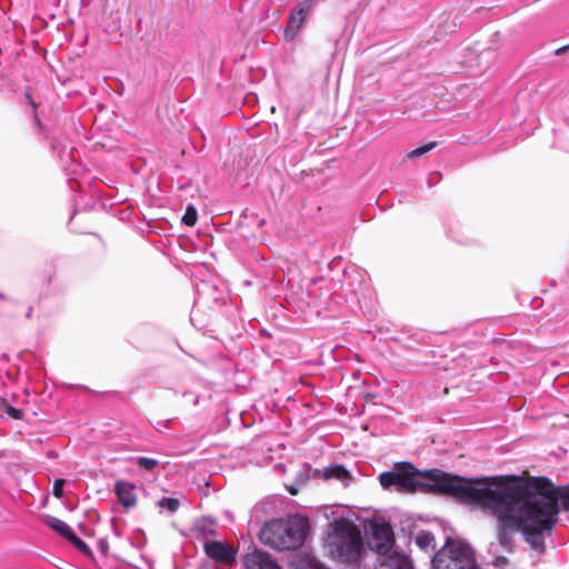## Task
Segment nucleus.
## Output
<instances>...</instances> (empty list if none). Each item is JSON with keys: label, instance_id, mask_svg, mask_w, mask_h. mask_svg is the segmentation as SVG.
<instances>
[{"label": "nucleus", "instance_id": "obj_1", "mask_svg": "<svg viewBox=\"0 0 569 569\" xmlns=\"http://www.w3.org/2000/svg\"><path fill=\"white\" fill-rule=\"evenodd\" d=\"M450 498L489 510L497 518L538 513V486L523 485L516 475L466 478L453 473Z\"/></svg>", "mask_w": 569, "mask_h": 569}, {"label": "nucleus", "instance_id": "obj_2", "mask_svg": "<svg viewBox=\"0 0 569 569\" xmlns=\"http://www.w3.org/2000/svg\"><path fill=\"white\" fill-rule=\"evenodd\" d=\"M453 473L438 468L419 470L413 463L402 461L393 469L380 473L379 481L385 489H395L401 493H426L450 497Z\"/></svg>", "mask_w": 569, "mask_h": 569}, {"label": "nucleus", "instance_id": "obj_3", "mask_svg": "<svg viewBox=\"0 0 569 569\" xmlns=\"http://www.w3.org/2000/svg\"><path fill=\"white\" fill-rule=\"evenodd\" d=\"M326 546L338 562L353 566L361 561L363 539L359 528L348 519H335L328 525Z\"/></svg>", "mask_w": 569, "mask_h": 569}, {"label": "nucleus", "instance_id": "obj_4", "mask_svg": "<svg viewBox=\"0 0 569 569\" xmlns=\"http://www.w3.org/2000/svg\"><path fill=\"white\" fill-rule=\"evenodd\" d=\"M309 521L302 516L268 521L260 530V540L276 550H296L306 541L309 533Z\"/></svg>", "mask_w": 569, "mask_h": 569}, {"label": "nucleus", "instance_id": "obj_5", "mask_svg": "<svg viewBox=\"0 0 569 569\" xmlns=\"http://www.w3.org/2000/svg\"><path fill=\"white\" fill-rule=\"evenodd\" d=\"M522 531L525 540L536 551L545 549V532L538 515L530 513L520 515V517L498 518V540L499 545L507 551H512L515 542L512 533Z\"/></svg>", "mask_w": 569, "mask_h": 569}, {"label": "nucleus", "instance_id": "obj_6", "mask_svg": "<svg viewBox=\"0 0 569 569\" xmlns=\"http://www.w3.org/2000/svg\"><path fill=\"white\" fill-rule=\"evenodd\" d=\"M432 569H480L473 548L465 540L446 538L431 560Z\"/></svg>", "mask_w": 569, "mask_h": 569}, {"label": "nucleus", "instance_id": "obj_7", "mask_svg": "<svg viewBox=\"0 0 569 569\" xmlns=\"http://www.w3.org/2000/svg\"><path fill=\"white\" fill-rule=\"evenodd\" d=\"M560 508L569 511V483L555 489L538 487L537 515L547 531L557 525Z\"/></svg>", "mask_w": 569, "mask_h": 569}, {"label": "nucleus", "instance_id": "obj_8", "mask_svg": "<svg viewBox=\"0 0 569 569\" xmlns=\"http://www.w3.org/2000/svg\"><path fill=\"white\" fill-rule=\"evenodd\" d=\"M366 542L378 557L388 553L395 547V533L391 525L385 520H368L365 525Z\"/></svg>", "mask_w": 569, "mask_h": 569}, {"label": "nucleus", "instance_id": "obj_9", "mask_svg": "<svg viewBox=\"0 0 569 569\" xmlns=\"http://www.w3.org/2000/svg\"><path fill=\"white\" fill-rule=\"evenodd\" d=\"M203 549L210 559L220 565L230 566L236 561L237 551L223 541L208 540Z\"/></svg>", "mask_w": 569, "mask_h": 569}, {"label": "nucleus", "instance_id": "obj_10", "mask_svg": "<svg viewBox=\"0 0 569 569\" xmlns=\"http://www.w3.org/2000/svg\"><path fill=\"white\" fill-rule=\"evenodd\" d=\"M246 569H282V567L266 551L254 548L242 558Z\"/></svg>", "mask_w": 569, "mask_h": 569}, {"label": "nucleus", "instance_id": "obj_11", "mask_svg": "<svg viewBox=\"0 0 569 569\" xmlns=\"http://www.w3.org/2000/svg\"><path fill=\"white\" fill-rule=\"evenodd\" d=\"M376 569H413V567L408 557L392 549L378 557Z\"/></svg>", "mask_w": 569, "mask_h": 569}, {"label": "nucleus", "instance_id": "obj_12", "mask_svg": "<svg viewBox=\"0 0 569 569\" xmlns=\"http://www.w3.org/2000/svg\"><path fill=\"white\" fill-rule=\"evenodd\" d=\"M114 493L124 508H131L137 503L136 486L124 480L114 483Z\"/></svg>", "mask_w": 569, "mask_h": 569}, {"label": "nucleus", "instance_id": "obj_13", "mask_svg": "<svg viewBox=\"0 0 569 569\" xmlns=\"http://www.w3.org/2000/svg\"><path fill=\"white\" fill-rule=\"evenodd\" d=\"M191 531L194 538H206L207 536L217 535V520L210 516H203L194 520Z\"/></svg>", "mask_w": 569, "mask_h": 569}, {"label": "nucleus", "instance_id": "obj_14", "mask_svg": "<svg viewBox=\"0 0 569 569\" xmlns=\"http://www.w3.org/2000/svg\"><path fill=\"white\" fill-rule=\"evenodd\" d=\"M306 19L299 16L295 10H292L288 17L287 26L283 30V38L287 42H291L297 37L298 32L303 27Z\"/></svg>", "mask_w": 569, "mask_h": 569}, {"label": "nucleus", "instance_id": "obj_15", "mask_svg": "<svg viewBox=\"0 0 569 569\" xmlns=\"http://www.w3.org/2000/svg\"><path fill=\"white\" fill-rule=\"evenodd\" d=\"M44 522L51 530L66 540L74 533L73 529L67 522L53 516L47 515Z\"/></svg>", "mask_w": 569, "mask_h": 569}, {"label": "nucleus", "instance_id": "obj_16", "mask_svg": "<svg viewBox=\"0 0 569 569\" xmlns=\"http://www.w3.org/2000/svg\"><path fill=\"white\" fill-rule=\"evenodd\" d=\"M322 478L326 480L337 479L346 482L351 478L349 470L343 465H330L322 469Z\"/></svg>", "mask_w": 569, "mask_h": 569}, {"label": "nucleus", "instance_id": "obj_17", "mask_svg": "<svg viewBox=\"0 0 569 569\" xmlns=\"http://www.w3.org/2000/svg\"><path fill=\"white\" fill-rule=\"evenodd\" d=\"M323 1L325 0H301L292 10H295L299 16L307 20L308 14L311 13L316 7Z\"/></svg>", "mask_w": 569, "mask_h": 569}, {"label": "nucleus", "instance_id": "obj_18", "mask_svg": "<svg viewBox=\"0 0 569 569\" xmlns=\"http://www.w3.org/2000/svg\"><path fill=\"white\" fill-rule=\"evenodd\" d=\"M435 536L432 532L427 530H421L418 532L416 537V545L421 549L427 551L429 548H435Z\"/></svg>", "mask_w": 569, "mask_h": 569}, {"label": "nucleus", "instance_id": "obj_19", "mask_svg": "<svg viewBox=\"0 0 569 569\" xmlns=\"http://www.w3.org/2000/svg\"><path fill=\"white\" fill-rule=\"evenodd\" d=\"M67 541L82 555L90 558L93 557L91 548L81 538H79L76 532Z\"/></svg>", "mask_w": 569, "mask_h": 569}, {"label": "nucleus", "instance_id": "obj_20", "mask_svg": "<svg viewBox=\"0 0 569 569\" xmlns=\"http://www.w3.org/2000/svg\"><path fill=\"white\" fill-rule=\"evenodd\" d=\"M157 506L160 509L167 510L170 513H174L180 507V501H179V499L173 498V497H162L157 502Z\"/></svg>", "mask_w": 569, "mask_h": 569}, {"label": "nucleus", "instance_id": "obj_21", "mask_svg": "<svg viewBox=\"0 0 569 569\" xmlns=\"http://www.w3.org/2000/svg\"><path fill=\"white\" fill-rule=\"evenodd\" d=\"M197 219H198V211H197L196 207L193 204H188L186 208V211L182 216V219H181L182 223L188 227H192L196 224Z\"/></svg>", "mask_w": 569, "mask_h": 569}, {"label": "nucleus", "instance_id": "obj_22", "mask_svg": "<svg viewBox=\"0 0 569 569\" xmlns=\"http://www.w3.org/2000/svg\"><path fill=\"white\" fill-rule=\"evenodd\" d=\"M158 465H159V461L154 458H149V457H138L137 458V466L147 471H152Z\"/></svg>", "mask_w": 569, "mask_h": 569}, {"label": "nucleus", "instance_id": "obj_23", "mask_svg": "<svg viewBox=\"0 0 569 569\" xmlns=\"http://www.w3.org/2000/svg\"><path fill=\"white\" fill-rule=\"evenodd\" d=\"M436 146H437L436 141L425 143L423 146H420V147L413 149L412 151H410L408 157L411 159L419 158V157L423 156L425 153L431 151Z\"/></svg>", "mask_w": 569, "mask_h": 569}, {"label": "nucleus", "instance_id": "obj_24", "mask_svg": "<svg viewBox=\"0 0 569 569\" xmlns=\"http://www.w3.org/2000/svg\"><path fill=\"white\" fill-rule=\"evenodd\" d=\"M66 483H67V480L63 479V478H57L53 481L52 495L56 498L61 499L64 496V486H66Z\"/></svg>", "mask_w": 569, "mask_h": 569}, {"label": "nucleus", "instance_id": "obj_25", "mask_svg": "<svg viewBox=\"0 0 569 569\" xmlns=\"http://www.w3.org/2000/svg\"><path fill=\"white\" fill-rule=\"evenodd\" d=\"M492 566L497 569H517L510 563L509 559L505 556H497L492 560Z\"/></svg>", "mask_w": 569, "mask_h": 569}, {"label": "nucleus", "instance_id": "obj_26", "mask_svg": "<svg viewBox=\"0 0 569 569\" xmlns=\"http://www.w3.org/2000/svg\"><path fill=\"white\" fill-rule=\"evenodd\" d=\"M50 148H51L53 153H56L57 156L61 157L67 147H66V144L61 140H59L58 138L52 137L50 139Z\"/></svg>", "mask_w": 569, "mask_h": 569}, {"label": "nucleus", "instance_id": "obj_27", "mask_svg": "<svg viewBox=\"0 0 569 569\" xmlns=\"http://www.w3.org/2000/svg\"><path fill=\"white\" fill-rule=\"evenodd\" d=\"M4 411L12 419H16V420L22 419L23 411L20 408L8 405L4 409Z\"/></svg>", "mask_w": 569, "mask_h": 569}, {"label": "nucleus", "instance_id": "obj_28", "mask_svg": "<svg viewBox=\"0 0 569 569\" xmlns=\"http://www.w3.org/2000/svg\"><path fill=\"white\" fill-rule=\"evenodd\" d=\"M310 478V475L308 472V470H306L305 468H302L301 471H299L296 476V483L298 486H302L305 483H307V481L309 480Z\"/></svg>", "mask_w": 569, "mask_h": 569}, {"label": "nucleus", "instance_id": "obj_29", "mask_svg": "<svg viewBox=\"0 0 569 569\" xmlns=\"http://www.w3.org/2000/svg\"><path fill=\"white\" fill-rule=\"evenodd\" d=\"M97 549L102 556H107L109 550V542L107 538H99L97 541Z\"/></svg>", "mask_w": 569, "mask_h": 569}, {"label": "nucleus", "instance_id": "obj_30", "mask_svg": "<svg viewBox=\"0 0 569 569\" xmlns=\"http://www.w3.org/2000/svg\"><path fill=\"white\" fill-rule=\"evenodd\" d=\"M303 468L306 470H308L309 475H310V478H315V479H319V478H322V470L320 469H312L310 465L308 463H305L303 465Z\"/></svg>", "mask_w": 569, "mask_h": 569}, {"label": "nucleus", "instance_id": "obj_31", "mask_svg": "<svg viewBox=\"0 0 569 569\" xmlns=\"http://www.w3.org/2000/svg\"><path fill=\"white\" fill-rule=\"evenodd\" d=\"M411 338H412L416 342H418V343H422V345L427 343V342H426L427 335H426V332H423V331H416L415 333H412Z\"/></svg>", "mask_w": 569, "mask_h": 569}, {"label": "nucleus", "instance_id": "obj_32", "mask_svg": "<svg viewBox=\"0 0 569 569\" xmlns=\"http://www.w3.org/2000/svg\"><path fill=\"white\" fill-rule=\"evenodd\" d=\"M287 491L292 495V496H296L298 495L299 492V486L296 483V485H290V486H287Z\"/></svg>", "mask_w": 569, "mask_h": 569}, {"label": "nucleus", "instance_id": "obj_33", "mask_svg": "<svg viewBox=\"0 0 569 569\" xmlns=\"http://www.w3.org/2000/svg\"><path fill=\"white\" fill-rule=\"evenodd\" d=\"M309 569H328V568L325 567L319 561H311L310 565H309Z\"/></svg>", "mask_w": 569, "mask_h": 569}, {"label": "nucleus", "instance_id": "obj_34", "mask_svg": "<svg viewBox=\"0 0 569 569\" xmlns=\"http://www.w3.org/2000/svg\"><path fill=\"white\" fill-rule=\"evenodd\" d=\"M568 49H569V44L563 46V47H561V48L556 50V54L560 56V54L565 53Z\"/></svg>", "mask_w": 569, "mask_h": 569}, {"label": "nucleus", "instance_id": "obj_35", "mask_svg": "<svg viewBox=\"0 0 569 569\" xmlns=\"http://www.w3.org/2000/svg\"><path fill=\"white\" fill-rule=\"evenodd\" d=\"M168 423H169V420H167V421H159L158 422L159 427L157 429L160 430V428H167Z\"/></svg>", "mask_w": 569, "mask_h": 569}, {"label": "nucleus", "instance_id": "obj_36", "mask_svg": "<svg viewBox=\"0 0 569 569\" xmlns=\"http://www.w3.org/2000/svg\"><path fill=\"white\" fill-rule=\"evenodd\" d=\"M449 237H451L452 239H455L457 242H461V243L463 242L462 240H460V239H458V238H456V237L453 236V231H452L451 229L449 230Z\"/></svg>", "mask_w": 569, "mask_h": 569}, {"label": "nucleus", "instance_id": "obj_37", "mask_svg": "<svg viewBox=\"0 0 569 569\" xmlns=\"http://www.w3.org/2000/svg\"><path fill=\"white\" fill-rule=\"evenodd\" d=\"M26 98L28 99V101L30 102V104L34 108V107H36V106H34V102H33V100L31 99V97H30V94H29L28 92L26 93Z\"/></svg>", "mask_w": 569, "mask_h": 569}, {"label": "nucleus", "instance_id": "obj_38", "mask_svg": "<svg viewBox=\"0 0 569 569\" xmlns=\"http://www.w3.org/2000/svg\"><path fill=\"white\" fill-rule=\"evenodd\" d=\"M32 316V307H29L28 311L26 312V318H31Z\"/></svg>", "mask_w": 569, "mask_h": 569}, {"label": "nucleus", "instance_id": "obj_39", "mask_svg": "<svg viewBox=\"0 0 569 569\" xmlns=\"http://www.w3.org/2000/svg\"><path fill=\"white\" fill-rule=\"evenodd\" d=\"M34 121L39 127L41 126L40 119L37 113H34Z\"/></svg>", "mask_w": 569, "mask_h": 569}, {"label": "nucleus", "instance_id": "obj_40", "mask_svg": "<svg viewBox=\"0 0 569 569\" xmlns=\"http://www.w3.org/2000/svg\"><path fill=\"white\" fill-rule=\"evenodd\" d=\"M193 405L197 406L199 403V397L196 396L192 400Z\"/></svg>", "mask_w": 569, "mask_h": 569}, {"label": "nucleus", "instance_id": "obj_41", "mask_svg": "<svg viewBox=\"0 0 569 569\" xmlns=\"http://www.w3.org/2000/svg\"><path fill=\"white\" fill-rule=\"evenodd\" d=\"M0 299H1V300H7V299H8V297H7L3 292H1V291H0Z\"/></svg>", "mask_w": 569, "mask_h": 569}, {"label": "nucleus", "instance_id": "obj_42", "mask_svg": "<svg viewBox=\"0 0 569 569\" xmlns=\"http://www.w3.org/2000/svg\"><path fill=\"white\" fill-rule=\"evenodd\" d=\"M317 281H318V279H316V278L311 280L312 284H316Z\"/></svg>", "mask_w": 569, "mask_h": 569}]
</instances>
